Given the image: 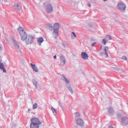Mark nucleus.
Masks as SVG:
<instances>
[{
    "instance_id": "6",
    "label": "nucleus",
    "mask_w": 128,
    "mask_h": 128,
    "mask_svg": "<svg viewBox=\"0 0 128 128\" xmlns=\"http://www.w3.org/2000/svg\"><path fill=\"white\" fill-rule=\"evenodd\" d=\"M32 42H34V36H28L26 40V44H32Z\"/></svg>"
},
{
    "instance_id": "1",
    "label": "nucleus",
    "mask_w": 128,
    "mask_h": 128,
    "mask_svg": "<svg viewBox=\"0 0 128 128\" xmlns=\"http://www.w3.org/2000/svg\"><path fill=\"white\" fill-rule=\"evenodd\" d=\"M18 32L22 40H26L28 38V34H26L24 29L22 27H19L18 28Z\"/></svg>"
},
{
    "instance_id": "13",
    "label": "nucleus",
    "mask_w": 128,
    "mask_h": 128,
    "mask_svg": "<svg viewBox=\"0 0 128 128\" xmlns=\"http://www.w3.org/2000/svg\"><path fill=\"white\" fill-rule=\"evenodd\" d=\"M40 124L31 123L30 124V128H40Z\"/></svg>"
},
{
    "instance_id": "11",
    "label": "nucleus",
    "mask_w": 128,
    "mask_h": 128,
    "mask_svg": "<svg viewBox=\"0 0 128 128\" xmlns=\"http://www.w3.org/2000/svg\"><path fill=\"white\" fill-rule=\"evenodd\" d=\"M81 56L84 58V60H88V55L86 52H82Z\"/></svg>"
},
{
    "instance_id": "26",
    "label": "nucleus",
    "mask_w": 128,
    "mask_h": 128,
    "mask_svg": "<svg viewBox=\"0 0 128 128\" xmlns=\"http://www.w3.org/2000/svg\"><path fill=\"white\" fill-rule=\"evenodd\" d=\"M38 108V104L36 103L33 105V108L34 110H36V108Z\"/></svg>"
},
{
    "instance_id": "15",
    "label": "nucleus",
    "mask_w": 128,
    "mask_h": 128,
    "mask_svg": "<svg viewBox=\"0 0 128 128\" xmlns=\"http://www.w3.org/2000/svg\"><path fill=\"white\" fill-rule=\"evenodd\" d=\"M60 62L61 66H64V55L61 56L60 58Z\"/></svg>"
},
{
    "instance_id": "19",
    "label": "nucleus",
    "mask_w": 128,
    "mask_h": 128,
    "mask_svg": "<svg viewBox=\"0 0 128 128\" xmlns=\"http://www.w3.org/2000/svg\"><path fill=\"white\" fill-rule=\"evenodd\" d=\"M0 69L2 70L4 72H6V68H4V64L2 62H0Z\"/></svg>"
},
{
    "instance_id": "14",
    "label": "nucleus",
    "mask_w": 128,
    "mask_h": 128,
    "mask_svg": "<svg viewBox=\"0 0 128 128\" xmlns=\"http://www.w3.org/2000/svg\"><path fill=\"white\" fill-rule=\"evenodd\" d=\"M66 88H67L68 92H70L72 94H74V90H72V85H69L68 86H66Z\"/></svg>"
},
{
    "instance_id": "5",
    "label": "nucleus",
    "mask_w": 128,
    "mask_h": 128,
    "mask_svg": "<svg viewBox=\"0 0 128 128\" xmlns=\"http://www.w3.org/2000/svg\"><path fill=\"white\" fill-rule=\"evenodd\" d=\"M76 124L77 126H79L81 128H84V120L80 118H78L76 120Z\"/></svg>"
},
{
    "instance_id": "7",
    "label": "nucleus",
    "mask_w": 128,
    "mask_h": 128,
    "mask_svg": "<svg viewBox=\"0 0 128 128\" xmlns=\"http://www.w3.org/2000/svg\"><path fill=\"white\" fill-rule=\"evenodd\" d=\"M31 124H42V122L39 118H32L30 120Z\"/></svg>"
},
{
    "instance_id": "30",
    "label": "nucleus",
    "mask_w": 128,
    "mask_h": 128,
    "mask_svg": "<svg viewBox=\"0 0 128 128\" xmlns=\"http://www.w3.org/2000/svg\"><path fill=\"white\" fill-rule=\"evenodd\" d=\"M98 43H96V42H94L93 43H92V46H96V44Z\"/></svg>"
},
{
    "instance_id": "17",
    "label": "nucleus",
    "mask_w": 128,
    "mask_h": 128,
    "mask_svg": "<svg viewBox=\"0 0 128 128\" xmlns=\"http://www.w3.org/2000/svg\"><path fill=\"white\" fill-rule=\"evenodd\" d=\"M108 112L110 114H114V110L112 107L108 108Z\"/></svg>"
},
{
    "instance_id": "18",
    "label": "nucleus",
    "mask_w": 128,
    "mask_h": 128,
    "mask_svg": "<svg viewBox=\"0 0 128 128\" xmlns=\"http://www.w3.org/2000/svg\"><path fill=\"white\" fill-rule=\"evenodd\" d=\"M44 42V38L42 37H40L38 38V44L40 46V44H42V42Z\"/></svg>"
},
{
    "instance_id": "10",
    "label": "nucleus",
    "mask_w": 128,
    "mask_h": 128,
    "mask_svg": "<svg viewBox=\"0 0 128 128\" xmlns=\"http://www.w3.org/2000/svg\"><path fill=\"white\" fill-rule=\"evenodd\" d=\"M121 120L124 124L128 125V117H122L121 119Z\"/></svg>"
},
{
    "instance_id": "8",
    "label": "nucleus",
    "mask_w": 128,
    "mask_h": 128,
    "mask_svg": "<svg viewBox=\"0 0 128 128\" xmlns=\"http://www.w3.org/2000/svg\"><path fill=\"white\" fill-rule=\"evenodd\" d=\"M46 12L48 14H50L52 12V6L50 4H48L46 6Z\"/></svg>"
},
{
    "instance_id": "25",
    "label": "nucleus",
    "mask_w": 128,
    "mask_h": 128,
    "mask_svg": "<svg viewBox=\"0 0 128 128\" xmlns=\"http://www.w3.org/2000/svg\"><path fill=\"white\" fill-rule=\"evenodd\" d=\"M48 28H49V30H52V24H49L48 26Z\"/></svg>"
},
{
    "instance_id": "33",
    "label": "nucleus",
    "mask_w": 128,
    "mask_h": 128,
    "mask_svg": "<svg viewBox=\"0 0 128 128\" xmlns=\"http://www.w3.org/2000/svg\"><path fill=\"white\" fill-rule=\"evenodd\" d=\"M120 68H116V70H118V72H120Z\"/></svg>"
},
{
    "instance_id": "12",
    "label": "nucleus",
    "mask_w": 128,
    "mask_h": 128,
    "mask_svg": "<svg viewBox=\"0 0 128 128\" xmlns=\"http://www.w3.org/2000/svg\"><path fill=\"white\" fill-rule=\"evenodd\" d=\"M33 70L35 72H38V67L36 66V64H32V63L30 64Z\"/></svg>"
},
{
    "instance_id": "37",
    "label": "nucleus",
    "mask_w": 128,
    "mask_h": 128,
    "mask_svg": "<svg viewBox=\"0 0 128 128\" xmlns=\"http://www.w3.org/2000/svg\"><path fill=\"white\" fill-rule=\"evenodd\" d=\"M59 104L60 106H62V104H60V102H59Z\"/></svg>"
},
{
    "instance_id": "22",
    "label": "nucleus",
    "mask_w": 128,
    "mask_h": 128,
    "mask_svg": "<svg viewBox=\"0 0 128 128\" xmlns=\"http://www.w3.org/2000/svg\"><path fill=\"white\" fill-rule=\"evenodd\" d=\"M74 116L75 118H80V114L79 112H76L74 114Z\"/></svg>"
},
{
    "instance_id": "20",
    "label": "nucleus",
    "mask_w": 128,
    "mask_h": 128,
    "mask_svg": "<svg viewBox=\"0 0 128 128\" xmlns=\"http://www.w3.org/2000/svg\"><path fill=\"white\" fill-rule=\"evenodd\" d=\"M14 7L16 8V10H20V7L18 5V3H16L14 4Z\"/></svg>"
},
{
    "instance_id": "36",
    "label": "nucleus",
    "mask_w": 128,
    "mask_h": 128,
    "mask_svg": "<svg viewBox=\"0 0 128 128\" xmlns=\"http://www.w3.org/2000/svg\"><path fill=\"white\" fill-rule=\"evenodd\" d=\"M54 58V60H56V56L55 55Z\"/></svg>"
},
{
    "instance_id": "29",
    "label": "nucleus",
    "mask_w": 128,
    "mask_h": 128,
    "mask_svg": "<svg viewBox=\"0 0 128 128\" xmlns=\"http://www.w3.org/2000/svg\"><path fill=\"white\" fill-rule=\"evenodd\" d=\"M107 38H109L110 40H112V36H110V35H106V36Z\"/></svg>"
},
{
    "instance_id": "23",
    "label": "nucleus",
    "mask_w": 128,
    "mask_h": 128,
    "mask_svg": "<svg viewBox=\"0 0 128 128\" xmlns=\"http://www.w3.org/2000/svg\"><path fill=\"white\" fill-rule=\"evenodd\" d=\"M52 110L54 116H56V110L54 107H52Z\"/></svg>"
},
{
    "instance_id": "3",
    "label": "nucleus",
    "mask_w": 128,
    "mask_h": 128,
    "mask_svg": "<svg viewBox=\"0 0 128 128\" xmlns=\"http://www.w3.org/2000/svg\"><path fill=\"white\" fill-rule=\"evenodd\" d=\"M117 8L120 12H124L126 10V4L122 2H118L117 4Z\"/></svg>"
},
{
    "instance_id": "21",
    "label": "nucleus",
    "mask_w": 128,
    "mask_h": 128,
    "mask_svg": "<svg viewBox=\"0 0 128 128\" xmlns=\"http://www.w3.org/2000/svg\"><path fill=\"white\" fill-rule=\"evenodd\" d=\"M71 38L72 40H75V38H76V33L74 32H72L71 33Z\"/></svg>"
},
{
    "instance_id": "38",
    "label": "nucleus",
    "mask_w": 128,
    "mask_h": 128,
    "mask_svg": "<svg viewBox=\"0 0 128 128\" xmlns=\"http://www.w3.org/2000/svg\"><path fill=\"white\" fill-rule=\"evenodd\" d=\"M114 70H116V68H114Z\"/></svg>"
},
{
    "instance_id": "2",
    "label": "nucleus",
    "mask_w": 128,
    "mask_h": 128,
    "mask_svg": "<svg viewBox=\"0 0 128 128\" xmlns=\"http://www.w3.org/2000/svg\"><path fill=\"white\" fill-rule=\"evenodd\" d=\"M58 30H60V24L58 23H55L52 34V36L55 38L58 36Z\"/></svg>"
},
{
    "instance_id": "24",
    "label": "nucleus",
    "mask_w": 128,
    "mask_h": 128,
    "mask_svg": "<svg viewBox=\"0 0 128 128\" xmlns=\"http://www.w3.org/2000/svg\"><path fill=\"white\" fill-rule=\"evenodd\" d=\"M106 42H108V40H106V38H105L102 40V44H106Z\"/></svg>"
},
{
    "instance_id": "9",
    "label": "nucleus",
    "mask_w": 128,
    "mask_h": 128,
    "mask_svg": "<svg viewBox=\"0 0 128 128\" xmlns=\"http://www.w3.org/2000/svg\"><path fill=\"white\" fill-rule=\"evenodd\" d=\"M13 45L15 48H16L17 50L20 48V44H18V42H16V40L14 38H13Z\"/></svg>"
},
{
    "instance_id": "31",
    "label": "nucleus",
    "mask_w": 128,
    "mask_h": 128,
    "mask_svg": "<svg viewBox=\"0 0 128 128\" xmlns=\"http://www.w3.org/2000/svg\"><path fill=\"white\" fill-rule=\"evenodd\" d=\"M120 72H121L122 74V72H124V71L120 69V71H119Z\"/></svg>"
},
{
    "instance_id": "27",
    "label": "nucleus",
    "mask_w": 128,
    "mask_h": 128,
    "mask_svg": "<svg viewBox=\"0 0 128 128\" xmlns=\"http://www.w3.org/2000/svg\"><path fill=\"white\" fill-rule=\"evenodd\" d=\"M2 46L0 44V52H2ZM0 62H2V58L0 56Z\"/></svg>"
},
{
    "instance_id": "41",
    "label": "nucleus",
    "mask_w": 128,
    "mask_h": 128,
    "mask_svg": "<svg viewBox=\"0 0 128 128\" xmlns=\"http://www.w3.org/2000/svg\"><path fill=\"white\" fill-rule=\"evenodd\" d=\"M104 2H106V0H104Z\"/></svg>"
},
{
    "instance_id": "34",
    "label": "nucleus",
    "mask_w": 128,
    "mask_h": 128,
    "mask_svg": "<svg viewBox=\"0 0 128 128\" xmlns=\"http://www.w3.org/2000/svg\"><path fill=\"white\" fill-rule=\"evenodd\" d=\"M88 6H89V8H90V6H92V5H90V4H88Z\"/></svg>"
},
{
    "instance_id": "32",
    "label": "nucleus",
    "mask_w": 128,
    "mask_h": 128,
    "mask_svg": "<svg viewBox=\"0 0 128 128\" xmlns=\"http://www.w3.org/2000/svg\"><path fill=\"white\" fill-rule=\"evenodd\" d=\"M100 50H102V45H100Z\"/></svg>"
},
{
    "instance_id": "39",
    "label": "nucleus",
    "mask_w": 128,
    "mask_h": 128,
    "mask_svg": "<svg viewBox=\"0 0 128 128\" xmlns=\"http://www.w3.org/2000/svg\"><path fill=\"white\" fill-rule=\"evenodd\" d=\"M66 46H68V44L66 43Z\"/></svg>"
},
{
    "instance_id": "16",
    "label": "nucleus",
    "mask_w": 128,
    "mask_h": 128,
    "mask_svg": "<svg viewBox=\"0 0 128 128\" xmlns=\"http://www.w3.org/2000/svg\"><path fill=\"white\" fill-rule=\"evenodd\" d=\"M64 80L66 82V86L72 85V84H70V78H64Z\"/></svg>"
},
{
    "instance_id": "40",
    "label": "nucleus",
    "mask_w": 128,
    "mask_h": 128,
    "mask_svg": "<svg viewBox=\"0 0 128 128\" xmlns=\"http://www.w3.org/2000/svg\"><path fill=\"white\" fill-rule=\"evenodd\" d=\"M64 78V76H62V78Z\"/></svg>"
},
{
    "instance_id": "35",
    "label": "nucleus",
    "mask_w": 128,
    "mask_h": 128,
    "mask_svg": "<svg viewBox=\"0 0 128 128\" xmlns=\"http://www.w3.org/2000/svg\"><path fill=\"white\" fill-rule=\"evenodd\" d=\"M34 84L36 86H37L36 82H34Z\"/></svg>"
},
{
    "instance_id": "28",
    "label": "nucleus",
    "mask_w": 128,
    "mask_h": 128,
    "mask_svg": "<svg viewBox=\"0 0 128 128\" xmlns=\"http://www.w3.org/2000/svg\"><path fill=\"white\" fill-rule=\"evenodd\" d=\"M122 59L124 60H127L128 58H126V56H122Z\"/></svg>"
},
{
    "instance_id": "4",
    "label": "nucleus",
    "mask_w": 128,
    "mask_h": 128,
    "mask_svg": "<svg viewBox=\"0 0 128 128\" xmlns=\"http://www.w3.org/2000/svg\"><path fill=\"white\" fill-rule=\"evenodd\" d=\"M110 48L108 46H105L103 48V52H101L100 54L101 56H104L105 58H108V50Z\"/></svg>"
}]
</instances>
